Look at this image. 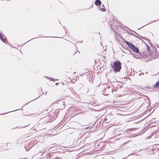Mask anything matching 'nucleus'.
<instances>
[{"instance_id":"1","label":"nucleus","mask_w":159,"mask_h":159,"mask_svg":"<svg viewBox=\"0 0 159 159\" xmlns=\"http://www.w3.org/2000/svg\"><path fill=\"white\" fill-rule=\"evenodd\" d=\"M112 70L115 73L120 72L121 69V64L120 61L116 60L113 63L110 64Z\"/></svg>"},{"instance_id":"2","label":"nucleus","mask_w":159,"mask_h":159,"mask_svg":"<svg viewBox=\"0 0 159 159\" xmlns=\"http://www.w3.org/2000/svg\"><path fill=\"white\" fill-rule=\"evenodd\" d=\"M130 49L134 53L135 52L136 53H133V57L136 59L140 58L141 57H140L142 56V54L139 52L138 48L136 47L134 45Z\"/></svg>"},{"instance_id":"3","label":"nucleus","mask_w":159,"mask_h":159,"mask_svg":"<svg viewBox=\"0 0 159 159\" xmlns=\"http://www.w3.org/2000/svg\"><path fill=\"white\" fill-rule=\"evenodd\" d=\"M111 130L112 131V133L111 135V137H110V139L116 136H117L121 134L124 132V131L121 130H118V129L116 128L112 129L111 128Z\"/></svg>"},{"instance_id":"4","label":"nucleus","mask_w":159,"mask_h":159,"mask_svg":"<svg viewBox=\"0 0 159 159\" xmlns=\"http://www.w3.org/2000/svg\"><path fill=\"white\" fill-rule=\"evenodd\" d=\"M102 122L100 120V119H98L94 121L93 124V126L96 125L95 127H96L95 129L96 128L97 130H99L102 128Z\"/></svg>"},{"instance_id":"5","label":"nucleus","mask_w":159,"mask_h":159,"mask_svg":"<svg viewBox=\"0 0 159 159\" xmlns=\"http://www.w3.org/2000/svg\"><path fill=\"white\" fill-rule=\"evenodd\" d=\"M111 17H110V26L112 29L114 30L115 28H116V26L117 25V22L116 20L112 18V20L110 19Z\"/></svg>"},{"instance_id":"6","label":"nucleus","mask_w":159,"mask_h":159,"mask_svg":"<svg viewBox=\"0 0 159 159\" xmlns=\"http://www.w3.org/2000/svg\"><path fill=\"white\" fill-rule=\"evenodd\" d=\"M33 147V146H31L30 142H29L25 144V149L27 151H28Z\"/></svg>"},{"instance_id":"7","label":"nucleus","mask_w":159,"mask_h":159,"mask_svg":"<svg viewBox=\"0 0 159 159\" xmlns=\"http://www.w3.org/2000/svg\"><path fill=\"white\" fill-rule=\"evenodd\" d=\"M102 92L104 93L103 94L105 96H108L109 94V90L108 89H107L106 87L103 88Z\"/></svg>"},{"instance_id":"8","label":"nucleus","mask_w":159,"mask_h":159,"mask_svg":"<svg viewBox=\"0 0 159 159\" xmlns=\"http://www.w3.org/2000/svg\"><path fill=\"white\" fill-rule=\"evenodd\" d=\"M124 42L126 43V44L128 46V48H129L130 49H131L133 47H132L134 45V44L130 42L125 40H124Z\"/></svg>"},{"instance_id":"9","label":"nucleus","mask_w":159,"mask_h":159,"mask_svg":"<svg viewBox=\"0 0 159 159\" xmlns=\"http://www.w3.org/2000/svg\"><path fill=\"white\" fill-rule=\"evenodd\" d=\"M105 122V123H109V115H106L105 117L104 118L103 122Z\"/></svg>"},{"instance_id":"10","label":"nucleus","mask_w":159,"mask_h":159,"mask_svg":"<svg viewBox=\"0 0 159 159\" xmlns=\"http://www.w3.org/2000/svg\"><path fill=\"white\" fill-rule=\"evenodd\" d=\"M126 48L125 49V51H123L124 52L128 54L132 55L133 56V53L129 50L127 46H126Z\"/></svg>"},{"instance_id":"11","label":"nucleus","mask_w":159,"mask_h":159,"mask_svg":"<svg viewBox=\"0 0 159 159\" xmlns=\"http://www.w3.org/2000/svg\"><path fill=\"white\" fill-rule=\"evenodd\" d=\"M95 5L97 6H101L102 2L100 0H96L94 2Z\"/></svg>"},{"instance_id":"12","label":"nucleus","mask_w":159,"mask_h":159,"mask_svg":"<svg viewBox=\"0 0 159 159\" xmlns=\"http://www.w3.org/2000/svg\"><path fill=\"white\" fill-rule=\"evenodd\" d=\"M4 36L5 37V36L4 35V34L0 31V39L2 42L5 43V41L3 39Z\"/></svg>"},{"instance_id":"13","label":"nucleus","mask_w":159,"mask_h":159,"mask_svg":"<svg viewBox=\"0 0 159 159\" xmlns=\"http://www.w3.org/2000/svg\"><path fill=\"white\" fill-rule=\"evenodd\" d=\"M44 77L48 79L50 81H52L53 82H55L56 80H58L57 79H55L51 77H49L48 76H45Z\"/></svg>"},{"instance_id":"14","label":"nucleus","mask_w":159,"mask_h":159,"mask_svg":"<svg viewBox=\"0 0 159 159\" xmlns=\"http://www.w3.org/2000/svg\"><path fill=\"white\" fill-rule=\"evenodd\" d=\"M30 142V143L31 144V146H34L38 142L36 140H35L33 141H32Z\"/></svg>"},{"instance_id":"15","label":"nucleus","mask_w":159,"mask_h":159,"mask_svg":"<svg viewBox=\"0 0 159 159\" xmlns=\"http://www.w3.org/2000/svg\"><path fill=\"white\" fill-rule=\"evenodd\" d=\"M98 10H100L102 11H106V9L105 7H98Z\"/></svg>"},{"instance_id":"16","label":"nucleus","mask_w":159,"mask_h":159,"mask_svg":"<svg viewBox=\"0 0 159 159\" xmlns=\"http://www.w3.org/2000/svg\"><path fill=\"white\" fill-rule=\"evenodd\" d=\"M59 112H60V111H59V110H55V113L56 114V117L53 120H55L57 117V115L59 113Z\"/></svg>"},{"instance_id":"17","label":"nucleus","mask_w":159,"mask_h":159,"mask_svg":"<svg viewBox=\"0 0 159 159\" xmlns=\"http://www.w3.org/2000/svg\"><path fill=\"white\" fill-rule=\"evenodd\" d=\"M114 120H113V121H111V123H110V125H111V126H110V128H111V127L113 126L112 125H113V124H114V126L116 125H117V123H116V124H115V123H113Z\"/></svg>"},{"instance_id":"18","label":"nucleus","mask_w":159,"mask_h":159,"mask_svg":"<svg viewBox=\"0 0 159 159\" xmlns=\"http://www.w3.org/2000/svg\"><path fill=\"white\" fill-rule=\"evenodd\" d=\"M154 87L159 88V81L156 82Z\"/></svg>"},{"instance_id":"19","label":"nucleus","mask_w":159,"mask_h":159,"mask_svg":"<svg viewBox=\"0 0 159 159\" xmlns=\"http://www.w3.org/2000/svg\"><path fill=\"white\" fill-rule=\"evenodd\" d=\"M92 109L94 111H101L102 110L101 108H96V109H95L93 108H92Z\"/></svg>"},{"instance_id":"20","label":"nucleus","mask_w":159,"mask_h":159,"mask_svg":"<svg viewBox=\"0 0 159 159\" xmlns=\"http://www.w3.org/2000/svg\"><path fill=\"white\" fill-rule=\"evenodd\" d=\"M145 44L146 45V46H147V50L148 51V52H149V53H151V49L149 46L147 44H146L145 43Z\"/></svg>"},{"instance_id":"21","label":"nucleus","mask_w":159,"mask_h":159,"mask_svg":"<svg viewBox=\"0 0 159 159\" xmlns=\"http://www.w3.org/2000/svg\"><path fill=\"white\" fill-rule=\"evenodd\" d=\"M111 113H112V112L110 113V119H113V120H115L114 119L115 116L113 114H111Z\"/></svg>"},{"instance_id":"22","label":"nucleus","mask_w":159,"mask_h":159,"mask_svg":"<svg viewBox=\"0 0 159 159\" xmlns=\"http://www.w3.org/2000/svg\"><path fill=\"white\" fill-rule=\"evenodd\" d=\"M42 94H43V93H42L41 95L40 96H39V97H37V98H35V99H33V100H31V101H30V102H27V103H26V104H25V105H24L23 106V107L24 106H25V105H27L28 103H30V102H32V101H34V100H36V99H37V98H39L40 97V96H41V95H42Z\"/></svg>"},{"instance_id":"23","label":"nucleus","mask_w":159,"mask_h":159,"mask_svg":"<svg viewBox=\"0 0 159 159\" xmlns=\"http://www.w3.org/2000/svg\"><path fill=\"white\" fill-rule=\"evenodd\" d=\"M140 37H141V38H142V39H146V40H148V41L149 43H150V41L149 39H147L145 37H143V36H140Z\"/></svg>"},{"instance_id":"24","label":"nucleus","mask_w":159,"mask_h":159,"mask_svg":"<svg viewBox=\"0 0 159 159\" xmlns=\"http://www.w3.org/2000/svg\"><path fill=\"white\" fill-rule=\"evenodd\" d=\"M131 130L132 129H129L125 130L126 132L129 134H130L131 133Z\"/></svg>"},{"instance_id":"25","label":"nucleus","mask_w":159,"mask_h":159,"mask_svg":"<svg viewBox=\"0 0 159 159\" xmlns=\"http://www.w3.org/2000/svg\"><path fill=\"white\" fill-rule=\"evenodd\" d=\"M23 110V107H22V109H16V110H13V111H8V112H7L6 113H3V114H7V113H9V112H12V111H17V110Z\"/></svg>"},{"instance_id":"26","label":"nucleus","mask_w":159,"mask_h":159,"mask_svg":"<svg viewBox=\"0 0 159 159\" xmlns=\"http://www.w3.org/2000/svg\"><path fill=\"white\" fill-rule=\"evenodd\" d=\"M157 20H159V19L158 20H153V21H152V22H151L150 23V24H151V23H152V22H156ZM149 24V23L147 24H146V25H144L143 26H142V27H140V28H138V30H140L141 28H143V27H144V26H146V25H148Z\"/></svg>"},{"instance_id":"27","label":"nucleus","mask_w":159,"mask_h":159,"mask_svg":"<svg viewBox=\"0 0 159 159\" xmlns=\"http://www.w3.org/2000/svg\"><path fill=\"white\" fill-rule=\"evenodd\" d=\"M40 38H41V37H46V38H48V37H52V38H59V37H56V36H41L40 37Z\"/></svg>"},{"instance_id":"28","label":"nucleus","mask_w":159,"mask_h":159,"mask_svg":"<svg viewBox=\"0 0 159 159\" xmlns=\"http://www.w3.org/2000/svg\"><path fill=\"white\" fill-rule=\"evenodd\" d=\"M39 37H34V38L29 40L28 41H27L25 43H24V44H23V45H22V46L24 45V44H25L26 43H27V42H29V41L32 40V39H35V38H38Z\"/></svg>"},{"instance_id":"29","label":"nucleus","mask_w":159,"mask_h":159,"mask_svg":"<svg viewBox=\"0 0 159 159\" xmlns=\"http://www.w3.org/2000/svg\"><path fill=\"white\" fill-rule=\"evenodd\" d=\"M105 142L107 143V144H105L106 147L107 146V145H109V142L108 141V140H106L105 141Z\"/></svg>"},{"instance_id":"30","label":"nucleus","mask_w":159,"mask_h":159,"mask_svg":"<svg viewBox=\"0 0 159 159\" xmlns=\"http://www.w3.org/2000/svg\"><path fill=\"white\" fill-rule=\"evenodd\" d=\"M5 43L6 44H7V45H9L10 46V45H11V44L9 42H8V41H7V42H6L5 41Z\"/></svg>"},{"instance_id":"31","label":"nucleus","mask_w":159,"mask_h":159,"mask_svg":"<svg viewBox=\"0 0 159 159\" xmlns=\"http://www.w3.org/2000/svg\"><path fill=\"white\" fill-rule=\"evenodd\" d=\"M52 159H62L61 158L58 157H55V158H52Z\"/></svg>"},{"instance_id":"32","label":"nucleus","mask_w":159,"mask_h":159,"mask_svg":"<svg viewBox=\"0 0 159 159\" xmlns=\"http://www.w3.org/2000/svg\"><path fill=\"white\" fill-rule=\"evenodd\" d=\"M130 34H131V35H133V36H134L138 38L139 39V38L137 36H135V35H134V33H132Z\"/></svg>"},{"instance_id":"33","label":"nucleus","mask_w":159,"mask_h":159,"mask_svg":"<svg viewBox=\"0 0 159 159\" xmlns=\"http://www.w3.org/2000/svg\"><path fill=\"white\" fill-rule=\"evenodd\" d=\"M104 87H106L107 89H108V90L109 89V86L105 85V86Z\"/></svg>"},{"instance_id":"34","label":"nucleus","mask_w":159,"mask_h":159,"mask_svg":"<svg viewBox=\"0 0 159 159\" xmlns=\"http://www.w3.org/2000/svg\"><path fill=\"white\" fill-rule=\"evenodd\" d=\"M132 31L135 33V34H136V35H137L138 36H140V35L139 34H138L137 33H136L135 31L132 30Z\"/></svg>"},{"instance_id":"35","label":"nucleus","mask_w":159,"mask_h":159,"mask_svg":"<svg viewBox=\"0 0 159 159\" xmlns=\"http://www.w3.org/2000/svg\"><path fill=\"white\" fill-rule=\"evenodd\" d=\"M63 29L65 30V33H66V28L65 27H64V26H63Z\"/></svg>"},{"instance_id":"36","label":"nucleus","mask_w":159,"mask_h":159,"mask_svg":"<svg viewBox=\"0 0 159 159\" xmlns=\"http://www.w3.org/2000/svg\"><path fill=\"white\" fill-rule=\"evenodd\" d=\"M82 43L83 42V40H81L80 41H79V42H77V43Z\"/></svg>"},{"instance_id":"37","label":"nucleus","mask_w":159,"mask_h":159,"mask_svg":"<svg viewBox=\"0 0 159 159\" xmlns=\"http://www.w3.org/2000/svg\"><path fill=\"white\" fill-rule=\"evenodd\" d=\"M110 159H115L112 156H110Z\"/></svg>"},{"instance_id":"38","label":"nucleus","mask_w":159,"mask_h":159,"mask_svg":"<svg viewBox=\"0 0 159 159\" xmlns=\"http://www.w3.org/2000/svg\"><path fill=\"white\" fill-rule=\"evenodd\" d=\"M18 128V126H16V127H15V128H13L12 129H16V128Z\"/></svg>"},{"instance_id":"39","label":"nucleus","mask_w":159,"mask_h":159,"mask_svg":"<svg viewBox=\"0 0 159 159\" xmlns=\"http://www.w3.org/2000/svg\"><path fill=\"white\" fill-rule=\"evenodd\" d=\"M144 73H143V72H141V73H140L139 74V75H140L141 74H143V75H144Z\"/></svg>"},{"instance_id":"40","label":"nucleus","mask_w":159,"mask_h":159,"mask_svg":"<svg viewBox=\"0 0 159 159\" xmlns=\"http://www.w3.org/2000/svg\"><path fill=\"white\" fill-rule=\"evenodd\" d=\"M110 109H113L112 108H111V107H112V106L111 105V104H110Z\"/></svg>"},{"instance_id":"41","label":"nucleus","mask_w":159,"mask_h":159,"mask_svg":"<svg viewBox=\"0 0 159 159\" xmlns=\"http://www.w3.org/2000/svg\"><path fill=\"white\" fill-rule=\"evenodd\" d=\"M59 84V83H56L55 84V85L57 86Z\"/></svg>"},{"instance_id":"42","label":"nucleus","mask_w":159,"mask_h":159,"mask_svg":"<svg viewBox=\"0 0 159 159\" xmlns=\"http://www.w3.org/2000/svg\"><path fill=\"white\" fill-rule=\"evenodd\" d=\"M29 124L28 125H25V126L23 127H22V128H24V127H26V126H29Z\"/></svg>"},{"instance_id":"43","label":"nucleus","mask_w":159,"mask_h":159,"mask_svg":"<svg viewBox=\"0 0 159 159\" xmlns=\"http://www.w3.org/2000/svg\"><path fill=\"white\" fill-rule=\"evenodd\" d=\"M107 131L108 130V129L109 128V126H108L107 127Z\"/></svg>"},{"instance_id":"44","label":"nucleus","mask_w":159,"mask_h":159,"mask_svg":"<svg viewBox=\"0 0 159 159\" xmlns=\"http://www.w3.org/2000/svg\"><path fill=\"white\" fill-rule=\"evenodd\" d=\"M146 98H147L148 99V100H149V101H150V100H149V98L147 96H146Z\"/></svg>"},{"instance_id":"45","label":"nucleus","mask_w":159,"mask_h":159,"mask_svg":"<svg viewBox=\"0 0 159 159\" xmlns=\"http://www.w3.org/2000/svg\"><path fill=\"white\" fill-rule=\"evenodd\" d=\"M77 142H79V143H80V140H79V139L77 141Z\"/></svg>"},{"instance_id":"46","label":"nucleus","mask_w":159,"mask_h":159,"mask_svg":"<svg viewBox=\"0 0 159 159\" xmlns=\"http://www.w3.org/2000/svg\"><path fill=\"white\" fill-rule=\"evenodd\" d=\"M102 7H105L104 5V4H103L102 5Z\"/></svg>"},{"instance_id":"47","label":"nucleus","mask_w":159,"mask_h":159,"mask_svg":"<svg viewBox=\"0 0 159 159\" xmlns=\"http://www.w3.org/2000/svg\"><path fill=\"white\" fill-rule=\"evenodd\" d=\"M47 92H46V93L44 94L45 95H46L47 94Z\"/></svg>"},{"instance_id":"48","label":"nucleus","mask_w":159,"mask_h":159,"mask_svg":"<svg viewBox=\"0 0 159 159\" xmlns=\"http://www.w3.org/2000/svg\"><path fill=\"white\" fill-rule=\"evenodd\" d=\"M154 126H154V125H152V126H151V127H154Z\"/></svg>"},{"instance_id":"49","label":"nucleus","mask_w":159,"mask_h":159,"mask_svg":"<svg viewBox=\"0 0 159 159\" xmlns=\"http://www.w3.org/2000/svg\"><path fill=\"white\" fill-rule=\"evenodd\" d=\"M77 53V52H75L74 54V55H75L76 53Z\"/></svg>"},{"instance_id":"50","label":"nucleus","mask_w":159,"mask_h":159,"mask_svg":"<svg viewBox=\"0 0 159 159\" xmlns=\"http://www.w3.org/2000/svg\"><path fill=\"white\" fill-rule=\"evenodd\" d=\"M58 101H59V100H56V102H58Z\"/></svg>"},{"instance_id":"51","label":"nucleus","mask_w":159,"mask_h":159,"mask_svg":"<svg viewBox=\"0 0 159 159\" xmlns=\"http://www.w3.org/2000/svg\"><path fill=\"white\" fill-rule=\"evenodd\" d=\"M156 52H157V50H156L155 51V53H156Z\"/></svg>"},{"instance_id":"52","label":"nucleus","mask_w":159,"mask_h":159,"mask_svg":"<svg viewBox=\"0 0 159 159\" xmlns=\"http://www.w3.org/2000/svg\"><path fill=\"white\" fill-rule=\"evenodd\" d=\"M113 89H112V92H113Z\"/></svg>"},{"instance_id":"53","label":"nucleus","mask_w":159,"mask_h":159,"mask_svg":"<svg viewBox=\"0 0 159 159\" xmlns=\"http://www.w3.org/2000/svg\"><path fill=\"white\" fill-rule=\"evenodd\" d=\"M111 72V70H110V73Z\"/></svg>"},{"instance_id":"54","label":"nucleus","mask_w":159,"mask_h":159,"mask_svg":"<svg viewBox=\"0 0 159 159\" xmlns=\"http://www.w3.org/2000/svg\"><path fill=\"white\" fill-rule=\"evenodd\" d=\"M111 141H110V143H111Z\"/></svg>"},{"instance_id":"55","label":"nucleus","mask_w":159,"mask_h":159,"mask_svg":"<svg viewBox=\"0 0 159 159\" xmlns=\"http://www.w3.org/2000/svg\"><path fill=\"white\" fill-rule=\"evenodd\" d=\"M75 72H74L73 74H75Z\"/></svg>"},{"instance_id":"56","label":"nucleus","mask_w":159,"mask_h":159,"mask_svg":"<svg viewBox=\"0 0 159 159\" xmlns=\"http://www.w3.org/2000/svg\"><path fill=\"white\" fill-rule=\"evenodd\" d=\"M108 12H109V10H108Z\"/></svg>"},{"instance_id":"57","label":"nucleus","mask_w":159,"mask_h":159,"mask_svg":"<svg viewBox=\"0 0 159 159\" xmlns=\"http://www.w3.org/2000/svg\"><path fill=\"white\" fill-rule=\"evenodd\" d=\"M148 73V72H146V74H147V73Z\"/></svg>"},{"instance_id":"58","label":"nucleus","mask_w":159,"mask_h":159,"mask_svg":"<svg viewBox=\"0 0 159 159\" xmlns=\"http://www.w3.org/2000/svg\"><path fill=\"white\" fill-rule=\"evenodd\" d=\"M59 22L61 24V23H60L59 20Z\"/></svg>"},{"instance_id":"59","label":"nucleus","mask_w":159,"mask_h":159,"mask_svg":"<svg viewBox=\"0 0 159 159\" xmlns=\"http://www.w3.org/2000/svg\"><path fill=\"white\" fill-rule=\"evenodd\" d=\"M126 27V28H128V27Z\"/></svg>"},{"instance_id":"60","label":"nucleus","mask_w":159,"mask_h":159,"mask_svg":"<svg viewBox=\"0 0 159 159\" xmlns=\"http://www.w3.org/2000/svg\"><path fill=\"white\" fill-rule=\"evenodd\" d=\"M105 93H107V92H105Z\"/></svg>"},{"instance_id":"61","label":"nucleus","mask_w":159,"mask_h":159,"mask_svg":"<svg viewBox=\"0 0 159 159\" xmlns=\"http://www.w3.org/2000/svg\"><path fill=\"white\" fill-rule=\"evenodd\" d=\"M41 91H42V89H41Z\"/></svg>"}]
</instances>
